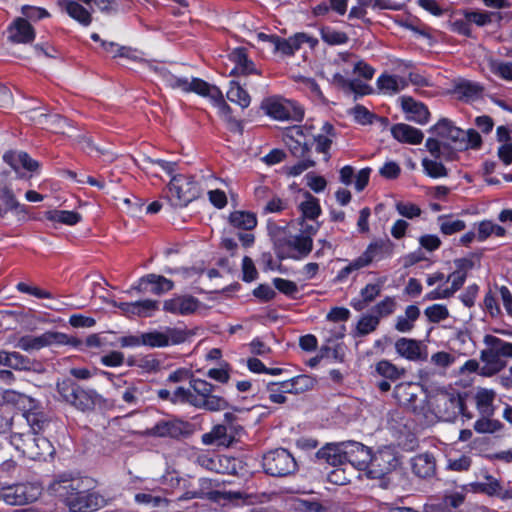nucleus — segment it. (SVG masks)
<instances>
[{
	"instance_id": "obj_1",
	"label": "nucleus",
	"mask_w": 512,
	"mask_h": 512,
	"mask_svg": "<svg viewBox=\"0 0 512 512\" xmlns=\"http://www.w3.org/2000/svg\"><path fill=\"white\" fill-rule=\"evenodd\" d=\"M434 137L426 140V148L435 158L453 160L457 151L477 150L482 145L481 135L474 129L463 130L448 118L439 119L429 129Z\"/></svg>"
},
{
	"instance_id": "obj_2",
	"label": "nucleus",
	"mask_w": 512,
	"mask_h": 512,
	"mask_svg": "<svg viewBox=\"0 0 512 512\" xmlns=\"http://www.w3.org/2000/svg\"><path fill=\"white\" fill-rule=\"evenodd\" d=\"M90 477L63 474L50 485L49 490L59 497L71 512H95L107 505V500L96 489Z\"/></svg>"
},
{
	"instance_id": "obj_3",
	"label": "nucleus",
	"mask_w": 512,
	"mask_h": 512,
	"mask_svg": "<svg viewBox=\"0 0 512 512\" xmlns=\"http://www.w3.org/2000/svg\"><path fill=\"white\" fill-rule=\"evenodd\" d=\"M355 55L349 52L339 53L333 61L329 62L324 73L327 74L329 81L336 87L347 91L359 93L361 95L369 94L371 89L368 85L362 84L357 79H351L353 73Z\"/></svg>"
},
{
	"instance_id": "obj_4",
	"label": "nucleus",
	"mask_w": 512,
	"mask_h": 512,
	"mask_svg": "<svg viewBox=\"0 0 512 512\" xmlns=\"http://www.w3.org/2000/svg\"><path fill=\"white\" fill-rule=\"evenodd\" d=\"M56 390L61 401L81 412L93 411L103 402V397L96 390L84 388L71 379L57 381Z\"/></svg>"
},
{
	"instance_id": "obj_5",
	"label": "nucleus",
	"mask_w": 512,
	"mask_h": 512,
	"mask_svg": "<svg viewBox=\"0 0 512 512\" xmlns=\"http://www.w3.org/2000/svg\"><path fill=\"white\" fill-rule=\"evenodd\" d=\"M483 343L486 346L480 353L485 364L483 374L494 375L506 367L504 358H512V343L489 334L484 336Z\"/></svg>"
},
{
	"instance_id": "obj_6",
	"label": "nucleus",
	"mask_w": 512,
	"mask_h": 512,
	"mask_svg": "<svg viewBox=\"0 0 512 512\" xmlns=\"http://www.w3.org/2000/svg\"><path fill=\"white\" fill-rule=\"evenodd\" d=\"M427 406L429 418L432 421L433 417L441 421H453L457 414L463 409V402L460 397L441 392L428 397Z\"/></svg>"
},
{
	"instance_id": "obj_7",
	"label": "nucleus",
	"mask_w": 512,
	"mask_h": 512,
	"mask_svg": "<svg viewBox=\"0 0 512 512\" xmlns=\"http://www.w3.org/2000/svg\"><path fill=\"white\" fill-rule=\"evenodd\" d=\"M192 391L191 406L209 411H221L228 408V402L221 396L215 395V386L195 378L190 381Z\"/></svg>"
},
{
	"instance_id": "obj_8",
	"label": "nucleus",
	"mask_w": 512,
	"mask_h": 512,
	"mask_svg": "<svg viewBox=\"0 0 512 512\" xmlns=\"http://www.w3.org/2000/svg\"><path fill=\"white\" fill-rule=\"evenodd\" d=\"M261 108L268 116L278 121H301L304 117V110L300 105L282 97L265 99Z\"/></svg>"
},
{
	"instance_id": "obj_9",
	"label": "nucleus",
	"mask_w": 512,
	"mask_h": 512,
	"mask_svg": "<svg viewBox=\"0 0 512 512\" xmlns=\"http://www.w3.org/2000/svg\"><path fill=\"white\" fill-rule=\"evenodd\" d=\"M264 471L275 477H284L293 474L297 470V462L294 456L284 448L269 451L263 456Z\"/></svg>"
},
{
	"instance_id": "obj_10",
	"label": "nucleus",
	"mask_w": 512,
	"mask_h": 512,
	"mask_svg": "<svg viewBox=\"0 0 512 512\" xmlns=\"http://www.w3.org/2000/svg\"><path fill=\"white\" fill-rule=\"evenodd\" d=\"M197 194V185L192 177L184 174L172 176L168 185V199L173 206H187Z\"/></svg>"
},
{
	"instance_id": "obj_11",
	"label": "nucleus",
	"mask_w": 512,
	"mask_h": 512,
	"mask_svg": "<svg viewBox=\"0 0 512 512\" xmlns=\"http://www.w3.org/2000/svg\"><path fill=\"white\" fill-rule=\"evenodd\" d=\"M3 502L9 506H23L36 501L41 487L32 482L2 485Z\"/></svg>"
},
{
	"instance_id": "obj_12",
	"label": "nucleus",
	"mask_w": 512,
	"mask_h": 512,
	"mask_svg": "<svg viewBox=\"0 0 512 512\" xmlns=\"http://www.w3.org/2000/svg\"><path fill=\"white\" fill-rule=\"evenodd\" d=\"M399 465L396 451L389 446L378 449L367 465V475L372 479H381L393 472Z\"/></svg>"
},
{
	"instance_id": "obj_13",
	"label": "nucleus",
	"mask_w": 512,
	"mask_h": 512,
	"mask_svg": "<svg viewBox=\"0 0 512 512\" xmlns=\"http://www.w3.org/2000/svg\"><path fill=\"white\" fill-rule=\"evenodd\" d=\"M422 394L423 389L418 383L402 382L397 384L394 388V397L401 406L412 410L416 414H421L428 419L429 416L425 411V407L422 405L424 400L419 398Z\"/></svg>"
},
{
	"instance_id": "obj_14",
	"label": "nucleus",
	"mask_w": 512,
	"mask_h": 512,
	"mask_svg": "<svg viewBox=\"0 0 512 512\" xmlns=\"http://www.w3.org/2000/svg\"><path fill=\"white\" fill-rule=\"evenodd\" d=\"M188 337L189 333L185 329L166 327L163 331L143 333V345L153 348L167 347L181 344Z\"/></svg>"
},
{
	"instance_id": "obj_15",
	"label": "nucleus",
	"mask_w": 512,
	"mask_h": 512,
	"mask_svg": "<svg viewBox=\"0 0 512 512\" xmlns=\"http://www.w3.org/2000/svg\"><path fill=\"white\" fill-rule=\"evenodd\" d=\"M116 384L117 393L122 400L129 406H138L150 398L152 389L148 383L143 380L122 381Z\"/></svg>"
},
{
	"instance_id": "obj_16",
	"label": "nucleus",
	"mask_w": 512,
	"mask_h": 512,
	"mask_svg": "<svg viewBox=\"0 0 512 512\" xmlns=\"http://www.w3.org/2000/svg\"><path fill=\"white\" fill-rule=\"evenodd\" d=\"M67 335L60 332H45L39 336L26 335L21 337L15 347L24 351L39 350L52 344H66Z\"/></svg>"
},
{
	"instance_id": "obj_17",
	"label": "nucleus",
	"mask_w": 512,
	"mask_h": 512,
	"mask_svg": "<svg viewBox=\"0 0 512 512\" xmlns=\"http://www.w3.org/2000/svg\"><path fill=\"white\" fill-rule=\"evenodd\" d=\"M394 247V243L390 239H376L367 245L360 257L365 265L369 267L372 264L391 258Z\"/></svg>"
},
{
	"instance_id": "obj_18",
	"label": "nucleus",
	"mask_w": 512,
	"mask_h": 512,
	"mask_svg": "<svg viewBox=\"0 0 512 512\" xmlns=\"http://www.w3.org/2000/svg\"><path fill=\"white\" fill-rule=\"evenodd\" d=\"M173 288L174 283L170 279L157 274H148L141 277L138 282L131 287L130 291L135 290L139 293H151L159 296L171 291Z\"/></svg>"
},
{
	"instance_id": "obj_19",
	"label": "nucleus",
	"mask_w": 512,
	"mask_h": 512,
	"mask_svg": "<svg viewBox=\"0 0 512 512\" xmlns=\"http://www.w3.org/2000/svg\"><path fill=\"white\" fill-rule=\"evenodd\" d=\"M313 240L309 236H303L298 233L289 237L286 241L285 247L281 250L282 258H291L294 260H301L305 258L312 251Z\"/></svg>"
},
{
	"instance_id": "obj_20",
	"label": "nucleus",
	"mask_w": 512,
	"mask_h": 512,
	"mask_svg": "<svg viewBox=\"0 0 512 512\" xmlns=\"http://www.w3.org/2000/svg\"><path fill=\"white\" fill-rule=\"evenodd\" d=\"M394 347L396 353L406 360L418 362L427 358L426 347L419 340L402 337L395 342Z\"/></svg>"
},
{
	"instance_id": "obj_21",
	"label": "nucleus",
	"mask_w": 512,
	"mask_h": 512,
	"mask_svg": "<svg viewBox=\"0 0 512 512\" xmlns=\"http://www.w3.org/2000/svg\"><path fill=\"white\" fill-rule=\"evenodd\" d=\"M304 43H307L310 48H313L317 45L318 40L305 33H296L287 39L277 36L273 52L283 55H293Z\"/></svg>"
},
{
	"instance_id": "obj_22",
	"label": "nucleus",
	"mask_w": 512,
	"mask_h": 512,
	"mask_svg": "<svg viewBox=\"0 0 512 512\" xmlns=\"http://www.w3.org/2000/svg\"><path fill=\"white\" fill-rule=\"evenodd\" d=\"M24 446L23 455L32 460H45L47 456H52L54 453L50 441L36 434L27 433V443Z\"/></svg>"
},
{
	"instance_id": "obj_23",
	"label": "nucleus",
	"mask_w": 512,
	"mask_h": 512,
	"mask_svg": "<svg viewBox=\"0 0 512 512\" xmlns=\"http://www.w3.org/2000/svg\"><path fill=\"white\" fill-rule=\"evenodd\" d=\"M7 38L16 44H28L34 41L36 33L30 22L25 18H15L7 27Z\"/></svg>"
},
{
	"instance_id": "obj_24",
	"label": "nucleus",
	"mask_w": 512,
	"mask_h": 512,
	"mask_svg": "<svg viewBox=\"0 0 512 512\" xmlns=\"http://www.w3.org/2000/svg\"><path fill=\"white\" fill-rule=\"evenodd\" d=\"M344 455L345 462L357 467L358 469L365 468L371 459V452L368 447L360 442L348 441L344 442Z\"/></svg>"
},
{
	"instance_id": "obj_25",
	"label": "nucleus",
	"mask_w": 512,
	"mask_h": 512,
	"mask_svg": "<svg viewBox=\"0 0 512 512\" xmlns=\"http://www.w3.org/2000/svg\"><path fill=\"white\" fill-rule=\"evenodd\" d=\"M165 83L168 87L174 90H180L184 93H196L202 95L204 89L207 87L208 82L203 79L192 77H178L173 74H167L164 76Z\"/></svg>"
},
{
	"instance_id": "obj_26",
	"label": "nucleus",
	"mask_w": 512,
	"mask_h": 512,
	"mask_svg": "<svg viewBox=\"0 0 512 512\" xmlns=\"http://www.w3.org/2000/svg\"><path fill=\"white\" fill-rule=\"evenodd\" d=\"M3 161L8 164L15 172L19 173L21 169L28 172L38 171L40 164L31 158L28 153L21 150H10L3 154Z\"/></svg>"
},
{
	"instance_id": "obj_27",
	"label": "nucleus",
	"mask_w": 512,
	"mask_h": 512,
	"mask_svg": "<svg viewBox=\"0 0 512 512\" xmlns=\"http://www.w3.org/2000/svg\"><path fill=\"white\" fill-rule=\"evenodd\" d=\"M199 308V301L188 295H179L167 299L163 303V310L176 315H188Z\"/></svg>"
},
{
	"instance_id": "obj_28",
	"label": "nucleus",
	"mask_w": 512,
	"mask_h": 512,
	"mask_svg": "<svg viewBox=\"0 0 512 512\" xmlns=\"http://www.w3.org/2000/svg\"><path fill=\"white\" fill-rule=\"evenodd\" d=\"M401 108L406 114V119L424 125L429 121L430 113L428 108L421 102L409 96L400 98Z\"/></svg>"
},
{
	"instance_id": "obj_29",
	"label": "nucleus",
	"mask_w": 512,
	"mask_h": 512,
	"mask_svg": "<svg viewBox=\"0 0 512 512\" xmlns=\"http://www.w3.org/2000/svg\"><path fill=\"white\" fill-rule=\"evenodd\" d=\"M119 309L125 316L150 317L159 309V302L152 299L121 302Z\"/></svg>"
},
{
	"instance_id": "obj_30",
	"label": "nucleus",
	"mask_w": 512,
	"mask_h": 512,
	"mask_svg": "<svg viewBox=\"0 0 512 512\" xmlns=\"http://www.w3.org/2000/svg\"><path fill=\"white\" fill-rule=\"evenodd\" d=\"M386 282L385 277H380L375 283H367L359 293V298L351 301V306L356 311L363 310L368 304L373 302L380 294Z\"/></svg>"
},
{
	"instance_id": "obj_31",
	"label": "nucleus",
	"mask_w": 512,
	"mask_h": 512,
	"mask_svg": "<svg viewBox=\"0 0 512 512\" xmlns=\"http://www.w3.org/2000/svg\"><path fill=\"white\" fill-rule=\"evenodd\" d=\"M371 169L366 167L361 169L356 175L354 168L350 165L342 167L339 171V180L342 184L348 186L353 183L355 178L354 186L358 192H361L368 185L370 178Z\"/></svg>"
},
{
	"instance_id": "obj_32",
	"label": "nucleus",
	"mask_w": 512,
	"mask_h": 512,
	"mask_svg": "<svg viewBox=\"0 0 512 512\" xmlns=\"http://www.w3.org/2000/svg\"><path fill=\"white\" fill-rule=\"evenodd\" d=\"M229 60L234 63V68L231 70L233 75H249L258 74L254 63L248 58L247 52L244 48L238 47L229 53Z\"/></svg>"
},
{
	"instance_id": "obj_33",
	"label": "nucleus",
	"mask_w": 512,
	"mask_h": 512,
	"mask_svg": "<svg viewBox=\"0 0 512 512\" xmlns=\"http://www.w3.org/2000/svg\"><path fill=\"white\" fill-rule=\"evenodd\" d=\"M390 130L394 139L401 143L418 145L424 139V134L420 129L405 123H397Z\"/></svg>"
},
{
	"instance_id": "obj_34",
	"label": "nucleus",
	"mask_w": 512,
	"mask_h": 512,
	"mask_svg": "<svg viewBox=\"0 0 512 512\" xmlns=\"http://www.w3.org/2000/svg\"><path fill=\"white\" fill-rule=\"evenodd\" d=\"M344 442L328 443L316 453V457L325 463L337 467L346 464Z\"/></svg>"
},
{
	"instance_id": "obj_35",
	"label": "nucleus",
	"mask_w": 512,
	"mask_h": 512,
	"mask_svg": "<svg viewBox=\"0 0 512 512\" xmlns=\"http://www.w3.org/2000/svg\"><path fill=\"white\" fill-rule=\"evenodd\" d=\"M376 86L381 94L394 95L405 89L408 82L402 76L383 73L377 78Z\"/></svg>"
},
{
	"instance_id": "obj_36",
	"label": "nucleus",
	"mask_w": 512,
	"mask_h": 512,
	"mask_svg": "<svg viewBox=\"0 0 512 512\" xmlns=\"http://www.w3.org/2000/svg\"><path fill=\"white\" fill-rule=\"evenodd\" d=\"M56 4L61 12L67 13L80 24L84 26L90 25L92 21L90 12L78 2L73 0H57Z\"/></svg>"
},
{
	"instance_id": "obj_37",
	"label": "nucleus",
	"mask_w": 512,
	"mask_h": 512,
	"mask_svg": "<svg viewBox=\"0 0 512 512\" xmlns=\"http://www.w3.org/2000/svg\"><path fill=\"white\" fill-rule=\"evenodd\" d=\"M405 374L406 370L404 368L398 367L387 359L376 362L372 371L374 377H380L391 382L401 379Z\"/></svg>"
},
{
	"instance_id": "obj_38",
	"label": "nucleus",
	"mask_w": 512,
	"mask_h": 512,
	"mask_svg": "<svg viewBox=\"0 0 512 512\" xmlns=\"http://www.w3.org/2000/svg\"><path fill=\"white\" fill-rule=\"evenodd\" d=\"M458 269L452 272L446 279L451 285L446 286L448 292L453 296L465 283L467 278V270L472 267V262L467 259H460L456 261Z\"/></svg>"
},
{
	"instance_id": "obj_39",
	"label": "nucleus",
	"mask_w": 512,
	"mask_h": 512,
	"mask_svg": "<svg viewBox=\"0 0 512 512\" xmlns=\"http://www.w3.org/2000/svg\"><path fill=\"white\" fill-rule=\"evenodd\" d=\"M496 393L492 389L480 388L475 394V405L480 415L494 416Z\"/></svg>"
},
{
	"instance_id": "obj_40",
	"label": "nucleus",
	"mask_w": 512,
	"mask_h": 512,
	"mask_svg": "<svg viewBox=\"0 0 512 512\" xmlns=\"http://www.w3.org/2000/svg\"><path fill=\"white\" fill-rule=\"evenodd\" d=\"M201 96L209 99L211 104L218 109L221 117L225 120L230 119L231 108L224 100L223 94L217 86L208 83Z\"/></svg>"
},
{
	"instance_id": "obj_41",
	"label": "nucleus",
	"mask_w": 512,
	"mask_h": 512,
	"mask_svg": "<svg viewBox=\"0 0 512 512\" xmlns=\"http://www.w3.org/2000/svg\"><path fill=\"white\" fill-rule=\"evenodd\" d=\"M411 468L418 477L428 478L435 472V459L427 453L416 455L411 459Z\"/></svg>"
},
{
	"instance_id": "obj_42",
	"label": "nucleus",
	"mask_w": 512,
	"mask_h": 512,
	"mask_svg": "<svg viewBox=\"0 0 512 512\" xmlns=\"http://www.w3.org/2000/svg\"><path fill=\"white\" fill-rule=\"evenodd\" d=\"M482 92L483 87L480 84L468 80H460L454 86V94L466 102L479 98Z\"/></svg>"
},
{
	"instance_id": "obj_43",
	"label": "nucleus",
	"mask_w": 512,
	"mask_h": 512,
	"mask_svg": "<svg viewBox=\"0 0 512 512\" xmlns=\"http://www.w3.org/2000/svg\"><path fill=\"white\" fill-rule=\"evenodd\" d=\"M229 224L239 230H253L257 226V217L249 211L236 210L229 214Z\"/></svg>"
},
{
	"instance_id": "obj_44",
	"label": "nucleus",
	"mask_w": 512,
	"mask_h": 512,
	"mask_svg": "<svg viewBox=\"0 0 512 512\" xmlns=\"http://www.w3.org/2000/svg\"><path fill=\"white\" fill-rule=\"evenodd\" d=\"M311 137L316 144V151L319 153H327L336 137L335 128L331 123L323 122L321 132L317 135L312 133Z\"/></svg>"
},
{
	"instance_id": "obj_45",
	"label": "nucleus",
	"mask_w": 512,
	"mask_h": 512,
	"mask_svg": "<svg viewBox=\"0 0 512 512\" xmlns=\"http://www.w3.org/2000/svg\"><path fill=\"white\" fill-rule=\"evenodd\" d=\"M420 317V309L416 305H409L405 309L404 315L396 318L395 329L400 333H409L415 327V322Z\"/></svg>"
},
{
	"instance_id": "obj_46",
	"label": "nucleus",
	"mask_w": 512,
	"mask_h": 512,
	"mask_svg": "<svg viewBox=\"0 0 512 512\" xmlns=\"http://www.w3.org/2000/svg\"><path fill=\"white\" fill-rule=\"evenodd\" d=\"M183 423L175 421H160L149 430V435L157 437L178 438L183 434Z\"/></svg>"
},
{
	"instance_id": "obj_47",
	"label": "nucleus",
	"mask_w": 512,
	"mask_h": 512,
	"mask_svg": "<svg viewBox=\"0 0 512 512\" xmlns=\"http://www.w3.org/2000/svg\"><path fill=\"white\" fill-rule=\"evenodd\" d=\"M480 481H476L470 484L472 491L487 494L489 496H495L499 493L500 481L494 476L490 475L487 471H481Z\"/></svg>"
},
{
	"instance_id": "obj_48",
	"label": "nucleus",
	"mask_w": 512,
	"mask_h": 512,
	"mask_svg": "<svg viewBox=\"0 0 512 512\" xmlns=\"http://www.w3.org/2000/svg\"><path fill=\"white\" fill-rule=\"evenodd\" d=\"M0 365L14 370H29L31 361L19 352H7L0 350Z\"/></svg>"
},
{
	"instance_id": "obj_49",
	"label": "nucleus",
	"mask_w": 512,
	"mask_h": 512,
	"mask_svg": "<svg viewBox=\"0 0 512 512\" xmlns=\"http://www.w3.org/2000/svg\"><path fill=\"white\" fill-rule=\"evenodd\" d=\"M313 128V125L308 123L304 126L295 125L287 129L286 137L301 145L302 151H307L310 145L308 137L312 135Z\"/></svg>"
},
{
	"instance_id": "obj_50",
	"label": "nucleus",
	"mask_w": 512,
	"mask_h": 512,
	"mask_svg": "<svg viewBox=\"0 0 512 512\" xmlns=\"http://www.w3.org/2000/svg\"><path fill=\"white\" fill-rule=\"evenodd\" d=\"M345 261L347 262L346 265L337 272L335 277L339 283H344L350 278L355 279L359 271L367 267L360 255L353 260Z\"/></svg>"
},
{
	"instance_id": "obj_51",
	"label": "nucleus",
	"mask_w": 512,
	"mask_h": 512,
	"mask_svg": "<svg viewBox=\"0 0 512 512\" xmlns=\"http://www.w3.org/2000/svg\"><path fill=\"white\" fill-rule=\"evenodd\" d=\"M305 200L299 205L303 219L310 221L316 220L321 214V207L319 200L311 195L309 192L304 194Z\"/></svg>"
},
{
	"instance_id": "obj_52",
	"label": "nucleus",
	"mask_w": 512,
	"mask_h": 512,
	"mask_svg": "<svg viewBox=\"0 0 512 512\" xmlns=\"http://www.w3.org/2000/svg\"><path fill=\"white\" fill-rule=\"evenodd\" d=\"M227 99L241 108H247L250 105L251 97L248 92L236 81H231L226 93Z\"/></svg>"
},
{
	"instance_id": "obj_53",
	"label": "nucleus",
	"mask_w": 512,
	"mask_h": 512,
	"mask_svg": "<svg viewBox=\"0 0 512 512\" xmlns=\"http://www.w3.org/2000/svg\"><path fill=\"white\" fill-rule=\"evenodd\" d=\"M503 429V423L493 416L481 415L474 423V430L479 434H494Z\"/></svg>"
},
{
	"instance_id": "obj_54",
	"label": "nucleus",
	"mask_w": 512,
	"mask_h": 512,
	"mask_svg": "<svg viewBox=\"0 0 512 512\" xmlns=\"http://www.w3.org/2000/svg\"><path fill=\"white\" fill-rule=\"evenodd\" d=\"M46 218L52 222L73 226L82 220V216L75 211L53 210L46 214Z\"/></svg>"
},
{
	"instance_id": "obj_55",
	"label": "nucleus",
	"mask_w": 512,
	"mask_h": 512,
	"mask_svg": "<svg viewBox=\"0 0 512 512\" xmlns=\"http://www.w3.org/2000/svg\"><path fill=\"white\" fill-rule=\"evenodd\" d=\"M461 13L470 22V25L475 24L478 27H483L492 23V16L494 15H497L499 19H501V15L499 13L495 14L493 12L482 10L465 9Z\"/></svg>"
},
{
	"instance_id": "obj_56",
	"label": "nucleus",
	"mask_w": 512,
	"mask_h": 512,
	"mask_svg": "<svg viewBox=\"0 0 512 512\" xmlns=\"http://www.w3.org/2000/svg\"><path fill=\"white\" fill-rule=\"evenodd\" d=\"M438 221L439 229L444 235H453L463 231L466 228V223L460 219H453L448 216H440Z\"/></svg>"
},
{
	"instance_id": "obj_57",
	"label": "nucleus",
	"mask_w": 512,
	"mask_h": 512,
	"mask_svg": "<svg viewBox=\"0 0 512 512\" xmlns=\"http://www.w3.org/2000/svg\"><path fill=\"white\" fill-rule=\"evenodd\" d=\"M0 201L7 210L14 211L17 214L26 212L25 206L17 201L13 191L7 186L0 188Z\"/></svg>"
},
{
	"instance_id": "obj_58",
	"label": "nucleus",
	"mask_w": 512,
	"mask_h": 512,
	"mask_svg": "<svg viewBox=\"0 0 512 512\" xmlns=\"http://www.w3.org/2000/svg\"><path fill=\"white\" fill-rule=\"evenodd\" d=\"M489 68L498 78L512 82V62L491 59L489 61Z\"/></svg>"
},
{
	"instance_id": "obj_59",
	"label": "nucleus",
	"mask_w": 512,
	"mask_h": 512,
	"mask_svg": "<svg viewBox=\"0 0 512 512\" xmlns=\"http://www.w3.org/2000/svg\"><path fill=\"white\" fill-rule=\"evenodd\" d=\"M396 305L394 297L386 296L373 306L372 313L378 317V320L380 321L381 318L392 315L396 310Z\"/></svg>"
},
{
	"instance_id": "obj_60",
	"label": "nucleus",
	"mask_w": 512,
	"mask_h": 512,
	"mask_svg": "<svg viewBox=\"0 0 512 512\" xmlns=\"http://www.w3.org/2000/svg\"><path fill=\"white\" fill-rule=\"evenodd\" d=\"M424 315L431 323H440L446 320L449 316V310L444 304H433L425 308Z\"/></svg>"
},
{
	"instance_id": "obj_61",
	"label": "nucleus",
	"mask_w": 512,
	"mask_h": 512,
	"mask_svg": "<svg viewBox=\"0 0 512 512\" xmlns=\"http://www.w3.org/2000/svg\"><path fill=\"white\" fill-rule=\"evenodd\" d=\"M422 167L425 173L432 178H442L448 174L446 167L436 160L424 158L422 160Z\"/></svg>"
},
{
	"instance_id": "obj_62",
	"label": "nucleus",
	"mask_w": 512,
	"mask_h": 512,
	"mask_svg": "<svg viewBox=\"0 0 512 512\" xmlns=\"http://www.w3.org/2000/svg\"><path fill=\"white\" fill-rule=\"evenodd\" d=\"M20 11L22 14L21 18H25L28 22H37L41 19L50 17V13L42 7L23 5Z\"/></svg>"
},
{
	"instance_id": "obj_63",
	"label": "nucleus",
	"mask_w": 512,
	"mask_h": 512,
	"mask_svg": "<svg viewBox=\"0 0 512 512\" xmlns=\"http://www.w3.org/2000/svg\"><path fill=\"white\" fill-rule=\"evenodd\" d=\"M69 127V122L66 119H64L61 115L49 113L48 122H46L44 129L54 133L66 134L68 132L67 128Z\"/></svg>"
},
{
	"instance_id": "obj_64",
	"label": "nucleus",
	"mask_w": 512,
	"mask_h": 512,
	"mask_svg": "<svg viewBox=\"0 0 512 512\" xmlns=\"http://www.w3.org/2000/svg\"><path fill=\"white\" fill-rule=\"evenodd\" d=\"M379 322L380 321L378 320V317H376L373 313L369 315H364L359 319L357 323V333L362 336L367 335L376 330V328L379 325Z\"/></svg>"
}]
</instances>
